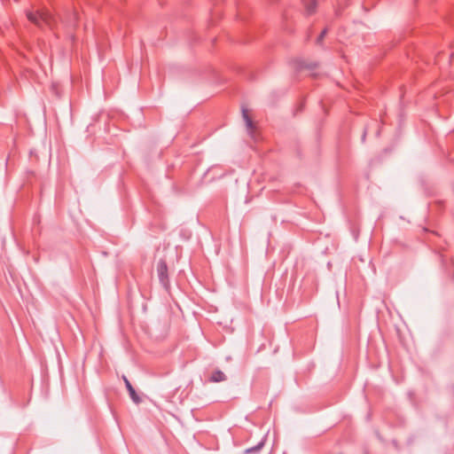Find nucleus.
I'll return each instance as SVG.
<instances>
[{"label": "nucleus", "mask_w": 454, "mask_h": 454, "mask_svg": "<svg viewBox=\"0 0 454 454\" xmlns=\"http://www.w3.org/2000/svg\"><path fill=\"white\" fill-rule=\"evenodd\" d=\"M27 17L30 22L41 28L49 27L50 29H54L57 23L56 18L45 9L35 12L27 11Z\"/></svg>", "instance_id": "f257e3e1"}, {"label": "nucleus", "mask_w": 454, "mask_h": 454, "mask_svg": "<svg viewBox=\"0 0 454 454\" xmlns=\"http://www.w3.org/2000/svg\"><path fill=\"white\" fill-rule=\"evenodd\" d=\"M157 274L160 284L168 288L169 286V278L168 274V265L164 259H160L157 263Z\"/></svg>", "instance_id": "f03ea898"}, {"label": "nucleus", "mask_w": 454, "mask_h": 454, "mask_svg": "<svg viewBox=\"0 0 454 454\" xmlns=\"http://www.w3.org/2000/svg\"><path fill=\"white\" fill-rule=\"evenodd\" d=\"M122 379H123V380L125 382L126 388L129 391V396H130L131 400L135 403H137V404L140 403H141V398L137 394L136 390L134 389V387H132L131 383L129 381L127 377L126 376H122Z\"/></svg>", "instance_id": "7ed1b4c3"}, {"label": "nucleus", "mask_w": 454, "mask_h": 454, "mask_svg": "<svg viewBox=\"0 0 454 454\" xmlns=\"http://www.w3.org/2000/svg\"><path fill=\"white\" fill-rule=\"evenodd\" d=\"M226 380H227V377L223 372H222L221 370H215L212 372L208 380L210 382L217 383V382L225 381Z\"/></svg>", "instance_id": "20e7f679"}, {"label": "nucleus", "mask_w": 454, "mask_h": 454, "mask_svg": "<svg viewBox=\"0 0 454 454\" xmlns=\"http://www.w3.org/2000/svg\"><path fill=\"white\" fill-rule=\"evenodd\" d=\"M318 0H302L306 12L310 15L315 12Z\"/></svg>", "instance_id": "39448f33"}, {"label": "nucleus", "mask_w": 454, "mask_h": 454, "mask_svg": "<svg viewBox=\"0 0 454 454\" xmlns=\"http://www.w3.org/2000/svg\"><path fill=\"white\" fill-rule=\"evenodd\" d=\"M263 446H264V440H262L255 446L247 449L245 450V453H247V454L257 453L262 449Z\"/></svg>", "instance_id": "423d86ee"}, {"label": "nucleus", "mask_w": 454, "mask_h": 454, "mask_svg": "<svg viewBox=\"0 0 454 454\" xmlns=\"http://www.w3.org/2000/svg\"><path fill=\"white\" fill-rule=\"evenodd\" d=\"M242 116H243V119L246 121L247 128L248 129H252L254 128V124H253V121H252L251 118L248 115L247 110L245 109V108L242 109Z\"/></svg>", "instance_id": "0eeeda50"}, {"label": "nucleus", "mask_w": 454, "mask_h": 454, "mask_svg": "<svg viewBox=\"0 0 454 454\" xmlns=\"http://www.w3.org/2000/svg\"><path fill=\"white\" fill-rule=\"evenodd\" d=\"M327 34V28H325L321 33L320 35H318L317 39V43L320 44L324 39V37L325 36V35Z\"/></svg>", "instance_id": "6e6552de"}, {"label": "nucleus", "mask_w": 454, "mask_h": 454, "mask_svg": "<svg viewBox=\"0 0 454 454\" xmlns=\"http://www.w3.org/2000/svg\"><path fill=\"white\" fill-rule=\"evenodd\" d=\"M367 134V129L365 128L362 136V141L364 142Z\"/></svg>", "instance_id": "1a4fd4ad"}]
</instances>
